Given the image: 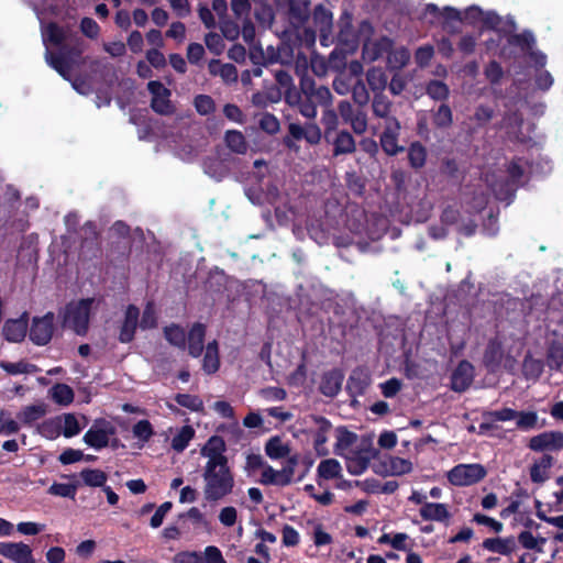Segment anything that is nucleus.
<instances>
[{"label":"nucleus","mask_w":563,"mask_h":563,"mask_svg":"<svg viewBox=\"0 0 563 563\" xmlns=\"http://www.w3.org/2000/svg\"><path fill=\"white\" fill-rule=\"evenodd\" d=\"M197 112L201 115L210 114L214 111L216 106L210 96L199 95L194 100Z\"/></svg>","instance_id":"54"},{"label":"nucleus","mask_w":563,"mask_h":563,"mask_svg":"<svg viewBox=\"0 0 563 563\" xmlns=\"http://www.w3.org/2000/svg\"><path fill=\"white\" fill-rule=\"evenodd\" d=\"M115 434L114 426L107 420H96L85 433L84 442L95 449L101 450L109 444L110 438Z\"/></svg>","instance_id":"5"},{"label":"nucleus","mask_w":563,"mask_h":563,"mask_svg":"<svg viewBox=\"0 0 563 563\" xmlns=\"http://www.w3.org/2000/svg\"><path fill=\"white\" fill-rule=\"evenodd\" d=\"M19 430V423L13 420L7 411L0 410V434H15Z\"/></svg>","instance_id":"50"},{"label":"nucleus","mask_w":563,"mask_h":563,"mask_svg":"<svg viewBox=\"0 0 563 563\" xmlns=\"http://www.w3.org/2000/svg\"><path fill=\"white\" fill-rule=\"evenodd\" d=\"M335 438L334 453L341 456L351 454L350 448L355 442L356 435L344 428H339L335 430Z\"/></svg>","instance_id":"21"},{"label":"nucleus","mask_w":563,"mask_h":563,"mask_svg":"<svg viewBox=\"0 0 563 563\" xmlns=\"http://www.w3.org/2000/svg\"><path fill=\"white\" fill-rule=\"evenodd\" d=\"M344 457L347 460L346 468H347L349 473L352 475L362 474L367 468V466L369 464L368 455L351 453Z\"/></svg>","instance_id":"37"},{"label":"nucleus","mask_w":563,"mask_h":563,"mask_svg":"<svg viewBox=\"0 0 563 563\" xmlns=\"http://www.w3.org/2000/svg\"><path fill=\"white\" fill-rule=\"evenodd\" d=\"M0 555L13 563H35L32 548L22 542L3 541L0 542Z\"/></svg>","instance_id":"6"},{"label":"nucleus","mask_w":563,"mask_h":563,"mask_svg":"<svg viewBox=\"0 0 563 563\" xmlns=\"http://www.w3.org/2000/svg\"><path fill=\"white\" fill-rule=\"evenodd\" d=\"M419 512L424 520L443 521L450 517L444 504L426 503Z\"/></svg>","instance_id":"22"},{"label":"nucleus","mask_w":563,"mask_h":563,"mask_svg":"<svg viewBox=\"0 0 563 563\" xmlns=\"http://www.w3.org/2000/svg\"><path fill=\"white\" fill-rule=\"evenodd\" d=\"M518 541L523 548L538 551H541L543 544L545 543V539L534 537L530 531L520 532L518 536Z\"/></svg>","instance_id":"49"},{"label":"nucleus","mask_w":563,"mask_h":563,"mask_svg":"<svg viewBox=\"0 0 563 563\" xmlns=\"http://www.w3.org/2000/svg\"><path fill=\"white\" fill-rule=\"evenodd\" d=\"M260 126L262 130L269 134H275L279 131V121L271 113H265L260 119Z\"/></svg>","instance_id":"61"},{"label":"nucleus","mask_w":563,"mask_h":563,"mask_svg":"<svg viewBox=\"0 0 563 563\" xmlns=\"http://www.w3.org/2000/svg\"><path fill=\"white\" fill-rule=\"evenodd\" d=\"M543 372V363L531 356H527L523 361V373L529 378H538Z\"/></svg>","instance_id":"51"},{"label":"nucleus","mask_w":563,"mask_h":563,"mask_svg":"<svg viewBox=\"0 0 563 563\" xmlns=\"http://www.w3.org/2000/svg\"><path fill=\"white\" fill-rule=\"evenodd\" d=\"M209 68L212 74L219 75L227 82H234L238 79V70L232 64H221L218 60H212Z\"/></svg>","instance_id":"35"},{"label":"nucleus","mask_w":563,"mask_h":563,"mask_svg":"<svg viewBox=\"0 0 563 563\" xmlns=\"http://www.w3.org/2000/svg\"><path fill=\"white\" fill-rule=\"evenodd\" d=\"M239 512L234 506H224L218 512V520L224 528H232L238 523Z\"/></svg>","instance_id":"48"},{"label":"nucleus","mask_w":563,"mask_h":563,"mask_svg":"<svg viewBox=\"0 0 563 563\" xmlns=\"http://www.w3.org/2000/svg\"><path fill=\"white\" fill-rule=\"evenodd\" d=\"M313 419L317 424L313 438L314 450L319 456H325L329 454L325 443L328 442V433L332 427L324 418L316 417Z\"/></svg>","instance_id":"15"},{"label":"nucleus","mask_w":563,"mask_h":563,"mask_svg":"<svg viewBox=\"0 0 563 563\" xmlns=\"http://www.w3.org/2000/svg\"><path fill=\"white\" fill-rule=\"evenodd\" d=\"M517 427L522 430L533 429L538 421L536 412H517Z\"/></svg>","instance_id":"59"},{"label":"nucleus","mask_w":563,"mask_h":563,"mask_svg":"<svg viewBox=\"0 0 563 563\" xmlns=\"http://www.w3.org/2000/svg\"><path fill=\"white\" fill-rule=\"evenodd\" d=\"M473 379V365L467 361H462L452 374L451 387L453 390L459 393L465 391L471 386Z\"/></svg>","instance_id":"11"},{"label":"nucleus","mask_w":563,"mask_h":563,"mask_svg":"<svg viewBox=\"0 0 563 563\" xmlns=\"http://www.w3.org/2000/svg\"><path fill=\"white\" fill-rule=\"evenodd\" d=\"M434 124L440 128H446L452 123V111L446 104H441L434 114Z\"/></svg>","instance_id":"57"},{"label":"nucleus","mask_w":563,"mask_h":563,"mask_svg":"<svg viewBox=\"0 0 563 563\" xmlns=\"http://www.w3.org/2000/svg\"><path fill=\"white\" fill-rule=\"evenodd\" d=\"M465 19L466 20H482L487 26H495L499 22V18L494 13H484L479 8L477 7H471L465 12Z\"/></svg>","instance_id":"46"},{"label":"nucleus","mask_w":563,"mask_h":563,"mask_svg":"<svg viewBox=\"0 0 563 563\" xmlns=\"http://www.w3.org/2000/svg\"><path fill=\"white\" fill-rule=\"evenodd\" d=\"M174 400L181 407L189 409L190 411H202L203 410V401L197 395L190 394H177L174 397Z\"/></svg>","instance_id":"44"},{"label":"nucleus","mask_w":563,"mask_h":563,"mask_svg":"<svg viewBox=\"0 0 563 563\" xmlns=\"http://www.w3.org/2000/svg\"><path fill=\"white\" fill-rule=\"evenodd\" d=\"M225 450V442L219 435L210 437L200 449L201 456L206 459L202 494L207 503H218L233 493L235 481Z\"/></svg>","instance_id":"1"},{"label":"nucleus","mask_w":563,"mask_h":563,"mask_svg":"<svg viewBox=\"0 0 563 563\" xmlns=\"http://www.w3.org/2000/svg\"><path fill=\"white\" fill-rule=\"evenodd\" d=\"M487 475L486 468L478 463L459 464L448 472V481L454 486H471Z\"/></svg>","instance_id":"4"},{"label":"nucleus","mask_w":563,"mask_h":563,"mask_svg":"<svg viewBox=\"0 0 563 563\" xmlns=\"http://www.w3.org/2000/svg\"><path fill=\"white\" fill-rule=\"evenodd\" d=\"M292 470L284 468L276 471L269 465L263 466L261 483L264 485H279L285 486L291 482Z\"/></svg>","instance_id":"16"},{"label":"nucleus","mask_w":563,"mask_h":563,"mask_svg":"<svg viewBox=\"0 0 563 563\" xmlns=\"http://www.w3.org/2000/svg\"><path fill=\"white\" fill-rule=\"evenodd\" d=\"M42 37L45 45L48 43L55 46H64L69 40V33L56 23H49L42 30Z\"/></svg>","instance_id":"18"},{"label":"nucleus","mask_w":563,"mask_h":563,"mask_svg":"<svg viewBox=\"0 0 563 563\" xmlns=\"http://www.w3.org/2000/svg\"><path fill=\"white\" fill-rule=\"evenodd\" d=\"M37 432L48 439L55 440L62 434L60 426L57 416L43 421L37 426Z\"/></svg>","instance_id":"41"},{"label":"nucleus","mask_w":563,"mask_h":563,"mask_svg":"<svg viewBox=\"0 0 563 563\" xmlns=\"http://www.w3.org/2000/svg\"><path fill=\"white\" fill-rule=\"evenodd\" d=\"M225 143L227 146L236 154H245L247 151V143L240 131H228L225 133Z\"/></svg>","instance_id":"38"},{"label":"nucleus","mask_w":563,"mask_h":563,"mask_svg":"<svg viewBox=\"0 0 563 563\" xmlns=\"http://www.w3.org/2000/svg\"><path fill=\"white\" fill-rule=\"evenodd\" d=\"M333 145V153L335 156L349 154L355 151V141L353 136L346 131H341L336 135Z\"/></svg>","instance_id":"34"},{"label":"nucleus","mask_w":563,"mask_h":563,"mask_svg":"<svg viewBox=\"0 0 563 563\" xmlns=\"http://www.w3.org/2000/svg\"><path fill=\"white\" fill-rule=\"evenodd\" d=\"M27 331V316L8 320L2 329L4 338L10 342H21Z\"/></svg>","instance_id":"13"},{"label":"nucleus","mask_w":563,"mask_h":563,"mask_svg":"<svg viewBox=\"0 0 563 563\" xmlns=\"http://www.w3.org/2000/svg\"><path fill=\"white\" fill-rule=\"evenodd\" d=\"M260 396L266 401H282L287 393L280 387H266L260 390Z\"/></svg>","instance_id":"58"},{"label":"nucleus","mask_w":563,"mask_h":563,"mask_svg":"<svg viewBox=\"0 0 563 563\" xmlns=\"http://www.w3.org/2000/svg\"><path fill=\"white\" fill-rule=\"evenodd\" d=\"M147 89L152 93L151 106L155 112L164 115L173 113L174 108L169 100L170 91L162 82L150 81Z\"/></svg>","instance_id":"9"},{"label":"nucleus","mask_w":563,"mask_h":563,"mask_svg":"<svg viewBox=\"0 0 563 563\" xmlns=\"http://www.w3.org/2000/svg\"><path fill=\"white\" fill-rule=\"evenodd\" d=\"M503 361V349L497 341H490L484 353V364L490 371H495Z\"/></svg>","instance_id":"26"},{"label":"nucleus","mask_w":563,"mask_h":563,"mask_svg":"<svg viewBox=\"0 0 563 563\" xmlns=\"http://www.w3.org/2000/svg\"><path fill=\"white\" fill-rule=\"evenodd\" d=\"M54 313L47 312L45 316L34 318L31 330L30 339L37 345L47 344L54 332Z\"/></svg>","instance_id":"7"},{"label":"nucleus","mask_w":563,"mask_h":563,"mask_svg":"<svg viewBox=\"0 0 563 563\" xmlns=\"http://www.w3.org/2000/svg\"><path fill=\"white\" fill-rule=\"evenodd\" d=\"M483 548L498 554L509 555L517 549L514 538H488L483 541Z\"/></svg>","instance_id":"19"},{"label":"nucleus","mask_w":563,"mask_h":563,"mask_svg":"<svg viewBox=\"0 0 563 563\" xmlns=\"http://www.w3.org/2000/svg\"><path fill=\"white\" fill-rule=\"evenodd\" d=\"M343 375L339 371H331L322 376L320 390L323 395L333 397L335 396L342 386Z\"/></svg>","instance_id":"20"},{"label":"nucleus","mask_w":563,"mask_h":563,"mask_svg":"<svg viewBox=\"0 0 563 563\" xmlns=\"http://www.w3.org/2000/svg\"><path fill=\"white\" fill-rule=\"evenodd\" d=\"M200 563H227L221 551L214 545H208L200 555Z\"/></svg>","instance_id":"56"},{"label":"nucleus","mask_w":563,"mask_h":563,"mask_svg":"<svg viewBox=\"0 0 563 563\" xmlns=\"http://www.w3.org/2000/svg\"><path fill=\"white\" fill-rule=\"evenodd\" d=\"M80 477L84 483L91 487H103L107 482V475L100 470L86 468L81 471Z\"/></svg>","instance_id":"45"},{"label":"nucleus","mask_w":563,"mask_h":563,"mask_svg":"<svg viewBox=\"0 0 563 563\" xmlns=\"http://www.w3.org/2000/svg\"><path fill=\"white\" fill-rule=\"evenodd\" d=\"M47 412L45 404H35L24 407L19 413L18 419L24 424H31L32 422L41 419Z\"/></svg>","instance_id":"29"},{"label":"nucleus","mask_w":563,"mask_h":563,"mask_svg":"<svg viewBox=\"0 0 563 563\" xmlns=\"http://www.w3.org/2000/svg\"><path fill=\"white\" fill-rule=\"evenodd\" d=\"M157 324V317L153 303L148 302L143 311L140 322L142 329H152Z\"/></svg>","instance_id":"60"},{"label":"nucleus","mask_w":563,"mask_h":563,"mask_svg":"<svg viewBox=\"0 0 563 563\" xmlns=\"http://www.w3.org/2000/svg\"><path fill=\"white\" fill-rule=\"evenodd\" d=\"M391 107V101H389L382 93L376 95L373 99L372 108L374 114L384 119L385 122L388 121V119H396L395 117L390 115Z\"/></svg>","instance_id":"39"},{"label":"nucleus","mask_w":563,"mask_h":563,"mask_svg":"<svg viewBox=\"0 0 563 563\" xmlns=\"http://www.w3.org/2000/svg\"><path fill=\"white\" fill-rule=\"evenodd\" d=\"M487 421H509L517 417V411L511 408H503L500 410L484 412Z\"/></svg>","instance_id":"55"},{"label":"nucleus","mask_w":563,"mask_h":563,"mask_svg":"<svg viewBox=\"0 0 563 563\" xmlns=\"http://www.w3.org/2000/svg\"><path fill=\"white\" fill-rule=\"evenodd\" d=\"M200 555L196 551H183L174 556V563H200Z\"/></svg>","instance_id":"64"},{"label":"nucleus","mask_w":563,"mask_h":563,"mask_svg":"<svg viewBox=\"0 0 563 563\" xmlns=\"http://www.w3.org/2000/svg\"><path fill=\"white\" fill-rule=\"evenodd\" d=\"M427 93L434 100H444L449 96V88L442 81L432 80L427 86Z\"/></svg>","instance_id":"53"},{"label":"nucleus","mask_w":563,"mask_h":563,"mask_svg":"<svg viewBox=\"0 0 563 563\" xmlns=\"http://www.w3.org/2000/svg\"><path fill=\"white\" fill-rule=\"evenodd\" d=\"M140 310L137 307L130 305L125 310L124 321L121 327L119 340L123 343H129L134 338L137 327Z\"/></svg>","instance_id":"14"},{"label":"nucleus","mask_w":563,"mask_h":563,"mask_svg":"<svg viewBox=\"0 0 563 563\" xmlns=\"http://www.w3.org/2000/svg\"><path fill=\"white\" fill-rule=\"evenodd\" d=\"M553 457L550 455H543L539 461H537L531 470L530 477L534 483H543L549 478V470L552 466Z\"/></svg>","instance_id":"25"},{"label":"nucleus","mask_w":563,"mask_h":563,"mask_svg":"<svg viewBox=\"0 0 563 563\" xmlns=\"http://www.w3.org/2000/svg\"><path fill=\"white\" fill-rule=\"evenodd\" d=\"M81 32L89 38H97L100 27L97 22L90 18H84L80 22Z\"/></svg>","instance_id":"63"},{"label":"nucleus","mask_w":563,"mask_h":563,"mask_svg":"<svg viewBox=\"0 0 563 563\" xmlns=\"http://www.w3.org/2000/svg\"><path fill=\"white\" fill-rule=\"evenodd\" d=\"M133 435L142 440L143 442L148 441L154 434L153 427L148 420H140L133 426Z\"/></svg>","instance_id":"52"},{"label":"nucleus","mask_w":563,"mask_h":563,"mask_svg":"<svg viewBox=\"0 0 563 563\" xmlns=\"http://www.w3.org/2000/svg\"><path fill=\"white\" fill-rule=\"evenodd\" d=\"M529 448L533 451H560L563 449V432L545 431L534 435L529 441Z\"/></svg>","instance_id":"10"},{"label":"nucleus","mask_w":563,"mask_h":563,"mask_svg":"<svg viewBox=\"0 0 563 563\" xmlns=\"http://www.w3.org/2000/svg\"><path fill=\"white\" fill-rule=\"evenodd\" d=\"M410 59V52L405 48L390 49L387 56V65L391 70H399L404 68Z\"/></svg>","instance_id":"33"},{"label":"nucleus","mask_w":563,"mask_h":563,"mask_svg":"<svg viewBox=\"0 0 563 563\" xmlns=\"http://www.w3.org/2000/svg\"><path fill=\"white\" fill-rule=\"evenodd\" d=\"M408 161L415 169L423 167L427 161L426 147L419 142L411 143L408 148Z\"/></svg>","instance_id":"36"},{"label":"nucleus","mask_w":563,"mask_h":563,"mask_svg":"<svg viewBox=\"0 0 563 563\" xmlns=\"http://www.w3.org/2000/svg\"><path fill=\"white\" fill-rule=\"evenodd\" d=\"M341 472V464L334 459L321 461L317 468L318 476L327 481L339 477Z\"/></svg>","instance_id":"32"},{"label":"nucleus","mask_w":563,"mask_h":563,"mask_svg":"<svg viewBox=\"0 0 563 563\" xmlns=\"http://www.w3.org/2000/svg\"><path fill=\"white\" fill-rule=\"evenodd\" d=\"M62 434L65 438H73L81 431V427L74 413H63L57 416Z\"/></svg>","instance_id":"31"},{"label":"nucleus","mask_w":563,"mask_h":563,"mask_svg":"<svg viewBox=\"0 0 563 563\" xmlns=\"http://www.w3.org/2000/svg\"><path fill=\"white\" fill-rule=\"evenodd\" d=\"M92 305L93 299H81L68 303L63 316L64 327L78 335H85L88 331Z\"/></svg>","instance_id":"3"},{"label":"nucleus","mask_w":563,"mask_h":563,"mask_svg":"<svg viewBox=\"0 0 563 563\" xmlns=\"http://www.w3.org/2000/svg\"><path fill=\"white\" fill-rule=\"evenodd\" d=\"M84 51L85 45L79 38L69 37L66 45L62 47L58 54H54L46 49L45 60L62 77L68 79L71 70L73 57H79L84 53Z\"/></svg>","instance_id":"2"},{"label":"nucleus","mask_w":563,"mask_h":563,"mask_svg":"<svg viewBox=\"0 0 563 563\" xmlns=\"http://www.w3.org/2000/svg\"><path fill=\"white\" fill-rule=\"evenodd\" d=\"M205 335L206 327L202 323L197 322L189 330L186 339H188V352L192 357L201 355Z\"/></svg>","instance_id":"17"},{"label":"nucleus","mask_w":563,"mask_h":563,"mask_svg":"<svg viewBox=\"0 0 563 563\" xmlns=\"http://www.w3.org/2000/svg\"><path fill=\"white\" fill-rule=\"evenodd\" d=\"M306 95L314 101V103L328 107L331 104L332 101V93L329 90V88L324 86L314 87L311 88L310 91H307L306 88H303Z\"/></svg>","instance_id":"47"},{"label":"nucleus","mask_w":563,"mask_h":563,"mask_svg":"<svg viewBox=\"0 0 563 563\" xmlns=\"http://www.w3.org/2000/svg\"><path fill=\"white\" fill-rule=\"evenodd\" d=\"M164 336L169 344L181 350L186 347L187 333L180 325L175 323L166 325L164 328Z\"/></svg>","instance_id":"28"},{"label":"nucleus","mask_w":563,"mask_h":563,"mask_svg":"<svg viewBox=\"0 0 563 563\" xmlns=\"http://www.w3.org/2000/svg\"><path fill=\"white\" fill-rule=\"evenodd\" d=\"M0 367L4 369L10 375H19V374H33L38 371V368L24 361L11 363V362H1Z\"/></svg>","instance_id":"43"},{"label":"nucleus","mask_w":563,"mask_h":563,"mask_svg":"<svg viewBox=\"0 0 563 563\" xmlns=\"http://www.w3.org/2000/svg\"><path fill=\"white\" fill-rule=\"evenodd\" d=\"M400 128V123L397 119H388V121L384 122V131L379 142L383 151L387 155L394 156L404 151V147L398 145Z\"/></svg>","instance_id":"8"},{"label":"nucleus","mask_w":563,"mask_h":563,"mask_svg":"<svg viewBox=\"0 0 563 563\" xmlns=\"http://www.w3.org/2000/svg\"><path fill=\"white\" fill-rule=\"evenodd\" d=\"M219 349L216 340L209 342L206 346V352L202 362V368L207 374H213L219 369Z\"/></svg>","instance_id":"24"},{"label":"nucleus","mask_w":563,"mask_h":563,"mask_svg":"<svg viewBox=\"0 0 563 563\" xmlns=\"http://www.w3.org/2000/svg\"><path fill=\"white\" fill-rule=\"evenodd\" d=\"M366 79L373 91L382 92L387 86V76L385 71L378 67L368 69Z\"/></svg>","instance_id":"40"},{"label":"nucleus","mask_w":563,"mask_h":563,"mask_svg":"<svg viewBox=\"0 0 563 563\" xmlns=\"http://www.w3.org/2000/svg\"><path fill=\"white\" fill-rule=\"evenodd\" d=\"M265 452L271 459H282L289 453V448L280 438L274 437L269 439L265 445Z\"/></svg>","instance_id":"42"},{"label":"nucleus","mask_w":563,"mask_h":563,"mask_svg":"<svg viewBox=\"0 0 563 563\" xmlns=\"http://www.w3.org/2000/svg\"><path fill=\"white\" fill-rule=\"evenodd\" d=\"M48 493L55 496L74 498L76 494V488L70 484L54 483L49 487Z\"/></svg>","instance_id":"62"},{"label":"nucleus","mask_w":563,"mask_h":563,"mask_svg":"<svg viewBox=\"0 0 563 563\" xmlns=\"http://www.w3.org/2000/svg\"><path fill=\"white\" fill-rule=\"evenodd\" d=\"M393 41L388 37L368 41L363 46V58L367 62H375L393 48Z\"/></svg>","instance_id":"12"},{"label":"nucleus","mask_w":563,"mask_h":563,"mask_svg":"<svg viewBox=\"0 0 563 563\" xmlns=\"http://www.w3.org/2000/svg\"><path fill=\"white\" fill-rule=\"evenodd\" d=\"M196 434L191 426H183L172 439L170 446L176 452H183Z\"/></svg>","instance_id":"27"},{"label":"nucleus","mask_w":563,"mask_h":563,"mask_svg":"<svg viewBox=\"0 0 563 563\" xmlns=\"http://www.w3.org/2000/svg\"><path fill=\"white\" fill-rule=\"evenodd\" d=\"M48 395L51 399L59 406H68L74 401V390L67 384L58 383L55 384L49 390Z\"/></svg>","instance_id":"23"},{"label":"nucleus","mask_w":563,"mask_h":563,"mask_svg":"<svg viewBox=\"0 0 563 563\" xmlns=\"http://www.w3.org/2000/svg\"><path fill=\"white\" fill-rule=\"evenodd\" d=\"M387 472L393 476H400L412 471V463L402 457L389 456L385 461Z\"/></svg>","instance_id":"30"}]
</instances>
